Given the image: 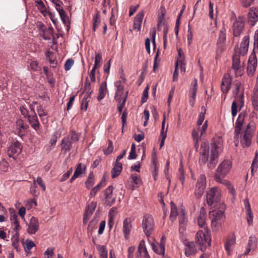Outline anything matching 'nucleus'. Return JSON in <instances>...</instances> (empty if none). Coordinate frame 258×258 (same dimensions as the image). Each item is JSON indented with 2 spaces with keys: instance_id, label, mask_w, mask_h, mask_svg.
Returning a JSON list of instances; mask_svg holds the SVG:
<instances>
[{
  "instance_id": "obj_1",
  "label": "nucleus",
  "mask_w": 258,
  "mask_h": 258,
  "mask_svg": "<svg viewBox=\"0 0 258 258\" xmlns=\"http://www.w3.org/2000/svg\"><path fill=\"white\" fill-rule=\"evenodd\" d=\"M102 60V56L100 53H98L95 56V63L93 69L91 70L89 77L86 78V82L84 86V91L86 92L87 95L84 97L82 106L84 104V109H87L88 102L91 99V94L92 93L91 84L95 81V70L98 67L100 66V62Z\"/></svg>"
},
{
  "instance_id": "obj_2",
  "label": "nucleus",
  "mask_w": 258,
  "mask_h": 258,
  "mask_svg": "<svg viewBox=\"0 0 258 258\" xmlns=\"http://www.w3.org/2000/svg\"><path fill=\"white\" fill-rule=\"evenodd\" d=\"M220 207H213L212 211L210 212L209 217L211 220V225L213 230L219 229L222 223L225 219L224 216L225 205L221 203Z\"/></svg>"
},
{
  "instance_id": "obj_3",
  "label": "nucleus",
  "mask_w": 258,
  "mask_h": 258,
  "mask_svg": "<svg viewBox=\"0 0 258 258\" xmlns=\"http://www.w3.org/2000/svg\"><path fill=\"white\" fill-rule=\"evenodd\" d=\"M232 164L228 160H224L217 167L214 176L215 180L221 184H229V181L224 177L229 172Z\"/></svg>"
},
{
  "instance_id": "obj_4",
  "label": "nucleus",
  "mask_w": 258,
  "mask_h": 258,
  "mask_svg": "<svg viewBox=\"0 0 258 258\" xmlns=\"http://www.w3.org/2000/svg\"><path fill=\"white\" fill-rule=\"evenodd\" d=\"M207 203L213 207H220V204L223 203L221 201V191L218 188L214 187L207 191Z\"/></svg>"
},
{
  "instance_id": "obj_5",
  "label": "nucleus",
  "mask_w": 258,
  "mask_h": 258,
  "mask_svg": "<svg viewBox=\"0 0 258 258\" xmlns=\"http://www.w3.org/2000/svg\"><path fill=\"white\" fill-rule=\"evenodd\" d=\"M211 148L210 161L208 166L210 169H212L218 162L219 152L221 150V145L220 142H213L211 144Z\"/></svg>"
},
{
  "instance_id": "obj_6",
  "label": "nucleus",
  "mask_w": 258,
  "mask_h": 258,
  "mask_svg": "<svg viewBox=\"0 0 258 258\" xmlns=\"http://www.w3.org/2000/svg\"><path fill=\"white\" fill-rule=\"evenodd\" d=\"M196 242L200 246L202 251L205 250L207 246L211 244V239L209 233L204 232L202 230L199 231L196 234Z\"/></svg>"
},
{
  "instance_id": "obj_7",
  "label": "nucleus",
  "mask_w": 258,
  "mask_h": 258,
  "mask_svg": "<svg viewBox=\"0 0 258 258\" xmlns=\"http://www.w3.org/2000/svg\"><path fill=\"white\" fill-rule=\"evenodd\" d=\"M208 127L207 121H206L202 127L198 126L197 128H194L192 131V137L194 142V147L196 150L199 148V142L201 137L205 134Z\"/></svg>"
},
{
  "instance_id": "obj_8",
  "label": "nucleus",
  "mask_w": 258,
  "mask_h": 258,
  "mask_svg": "<svg viewBox=\"0 0 258 258\" xmlns=\"http://www.w3.org/2000/svg\"><path fill=\"white\" fill-rule=\"evenodd\" d=\"M245 26V19L243 16L236 18L233 23L232 31L234 36L238 37L242 33Z\"/></svg>"
},
{
  "instance_id": "obj_9",
  "label": "nucleus",
  "mask_w": 258,
  "mask_h": 258,
  "mask_svg": "<svg viewBox=\"0 0 258 258\" xmlns=\"http://www.w3.org/2000/svg\"><path fill=\"white\" fill-rule=\"evenodd\" d=\"M143 228L147 236H150L154 229V222L153 217L150 215H146L143 219Z\"/></svg>"
},
{
  "instance_id": "obj_10",
  "label": "nucleus",
  "mask_w": 258,
  "mask_h": 258,
  "mask_svg": "<svg viewBox=\"0 0 258 258\" xmlns=\"http://www.w3.org/2000/svg\"><path fill=\"white\" fill-rule=\"evenodd\" d=\"M232 69L234 71L236 77L242 75L243 69V62L240 61L239 54H235L233 56Z\"/></svg>"
},
{
  "instance_id": "obj_11",
  "label": "nucleus",
  "mask_w": 258,
  "mask_h": 258,
  "mask_svg": "<svg viewBox=\"0 0 258 258\" xmlns=\"http://www.w3.org/2000/svg\"><path fill=\"white\" fill-rule=\"evenodd\" d=\"M206 186V178L204 175L202 174L199 178L196 185L195 194L197 198H201L204 192Z\"/></svg>"
},
{
  "instance_id": "obj_12",
  "label": "nucleus",
  "mask_w": 258,
  "mask_h": 258,
  "mask_svg": "<svg viewBox=\"0 0 258 258\" xmlns=\"http://www.w3.org/2000/svg\"><path fill=\"white\" fill-rule=\"evenodd\" d=\"M253 133V131L250 128V125L248 124L243 135L241 136L240 142L243 147H248L250 145Z\"/></svg>"
},
{
  "instance_id": "obj_13",
  "label": "nucleus",
  "mask_w": 258,
  "mask_h": 258,
  "mask_svg": "<svg viewBox=\"0 0 258 258\" xmlns=\"http://www.w3.org/2000/svg\"><path fill=\"white\" fill-rule=\"evenodd\" d=\"M209 143L208 142H203L200 149V157L199 162L201 164H205L208 161L209 153Z\"/></svg>"
},
{
  "instance_id": "obj_14",
  "label": "nucleus",
  "mask_w": 258,
  "mask_h": 258,
  "mask_svg": "<svg viewBox=\"0 0 258 258\" xmlns=\"http://www.w3.org/2000/svg\"><path fill=\"white\" fill-rule=\"evenodd\" d=\"M22 146L18 142L11 143L8 149V155L10 158L15 159L21 152Z\"/></svg>"
},
{
  "instance_id": "obj_15",
  "label": "nucleus",
  "mask_w": 258,
  "mask_h": 258,
  "mask_svg": "<svg viewBox=\"0 0 258 258\" xmlns=\"http://www.w3.org/2000/svg\"><path fill=\"white\" fill-rule=\"evenodd\" d=\"M226 38V30L222 28L220 31V34L217 42V53L218 55L222 53L225 49V41Z\"/></svg>"
},
{
  "instance_id": "obj_16",
  "label": "nucleus",
  "mask_w": 258,
  "mask_h": 258,
  "mask_svg": "<svg viewBox=\"0 0 258 258\" xmlns=\"http://www.w3.org/2000/svg\"><path fill=\"white\" fill-rule=\"evenodd\" d=\"M235 89L233 91L235 94V100L239 101L241 108L244 105L243 89L240 82H236L234 84Z\"/></svg>"
},
{
  "instance_id": "obj_17",
  "label": "nucleus",
  "mask_w": 258,
  "mask_h": 258,
  "mask_svg": "<svg viewBox=\"0 0 258 258\" xmlns=\"http://www.w3.org/2000/svg\"><path fill=\"white\" fill-rule=\"evenodd\" d=\"M257 67V59L255 54H251L249 56L247 62V74L249 76H253Z\"/></svg>"
},
{
  "instance_id": "obj_18",
  "label": "nucleus",
  "mask_w": 258,
  "mask_h": 258,
  "mask_svg": "<svg viewBox=\"0 0 258 258\" xmlns=\"http://www.w3.org/2000/svg\"><path fill=\"white\" fill-rule=\"evenodd\" d=\"M113 187L109 186L104 191L105 202L106 204L111 206L115 201L116 197L113 195Z\"/></svg>"
},
{
  "instance_id": "obj_19",
  "label": "nucleus",
  "mask_w": 258,
  "mask_h": 258,
  "mask_svg": "<svg viewBox=\"0 0 258 258\" xmlns=\"http://www.w3.org/2000/svg\"><path fill=\"white\" fill-rule=\"evenodd\" d=\"M136 258H150L144 240H141L139 243Z\"/></svg>"
},
{
  "instance_id": "obj_20",
  "label": "nucleus",
  "mask_w": 258,
  "mask_h": 258,
  "mask_svg": "<svg viewBox=\"0 0 258 258\" xmlns=\"http://www.w3.org/2000/svg\"><path fill=\"white\" fill-rule=\"evenodd\" d=\"M54 30L52 27H49L46 30H43L40 34L41 37L45 40H52L53 43L56 44V38L54 34Z\"/></svg>"
},
{
  "instance_id": "obj_21",
  "label": "nucleus",
  "mask_w": 258,
  "mask_h": 258,
  "mask_svg": "<svg viewBox=\"0 0 258 258\" xmlns=\"http://www.w3.org/2000/svg\"><path fill=\"white\" fill-rule=\"evenodd\" d=\"M115 86L117 88L115 98L118 102H121L122 98H123L124 95L126 94L127 96L128 92H124L123 86L122 85L121 81H117L115 83Z\"/></svg>"
},
{
  "instance_id": "obj_22",
  "label": "nucleus",
  "mask_w": 258,
  "mask_h": 258,
  "mask_svg": "<svg viewBox=\"0 0 258 258\" xmlns=\"http://www.w3.org/2000/svg\"><path fill=\"white\" fill-rule=\"evenodd\" d=\"M96 202H91L87 206L85 210V212L84 215V224L86 223L89 218H90L91 216L96 207Z\"/></svg>"
},
{
  "instance_id": "obj_23",
  "label": "nucleus",
  "mask_w": 258,
  "mask_h": 258,
  "mask_svg": "<svg viewBox=\"0 0 258 258\" xmlns=\"http://www.w3.org/2000/svg\"><path fill=\"white\" fill-rule=\"evenodd\" d=\"M248 22L251 26H253L258 21V9L251 7L248 14Z\"/></svg>"
},
{
  "instance_id": "obj_24",
  "label": "nucleus",
  "mask_w": 258,
  "mask_h": 258,
  "mask_svg": "<svg viewBox=\"0 0 258 258\" xmlns=\"http://www.w3.org/2000/svg\"><path fill=\"white\" fill-rule=\"evenodd\" d=\"M27 232L30 234H34L38 231L39 228V223L37 219L32 217L28 224Z\"/></svg>"
},
{
  "instance_id": "obj_25",
  "label": "nucleus",
  "mask_w": 258,
  "mask_h": 258,
  "mask_svg": "<svg viewBox=\"0 0 258 258\" xmlns=\"http://www.w3.org/2000/svg\"><path fill=\"white\" fill-rule=\"evenodd\" d=\"M231 78L228 74H225L222 79L221 89L223 93H227L230 89Z\"/></svg>"
},
{
  "instance_id": "obj_26",
  "label": "nucleus",
  "mask_w": 258,
  "mask_h": 258,
  "mask_svg": "<svg viewBox=\"0 0 258 258\" xmlns=\"http://www.w3.org/2000/svg\"><path fill=\"white\" fill-rule=\"evenodd\" d=\"M132 229V225L131 223V220L129 218H125L123 222L122 231L124 234V237L125 239L129 238L130 232Z\"/></svg>"
},
{
  "instance_id": "obj_27",
  "label": "nucleus",
  "mask_w": 258,
  "mask_h": 258,
  "mask_svg": "<svg viewBox=\"0 0 258 258\" xmlns=\"http://www.w3.org/2000/svg\"><path fill=\"white\" fill-rule=\"evenodd\" d=\"M249 45V36H244L240 45V48L239 50V53L242 56L245 55L248 51V48Z\"/></svg>"
},
{
  "instance_id": "obj_28",
  "label": "nucleus",
  "mask_w": 258,
  "mask_h": 258,
  "mask_svg": "<svg viewBox=\"0 0 258 258\" xmlns=\"http://www.w3.org/2000/svg\"><path fill=\"white\" fill-rule=\"evenodd\" d=\"M244 205L245 209L246 210V216H247V221L249 225H251L252 224L253 221V215L252 211L250 208V205L249 202V200L247 198L244 200Z\"/></svg>"
},
{
  "instance_id": "obj_29",
  "label": "nucleus",
  "mask_w": 258,
  "mask_h": 258,
  "mask_svg": "<svg viewBox=\"0 0 258 258\" xmlns=\"http://www.w3.org/2000/svg\"><path fill=\"white\" fill-rule=\"evenodd\" d=\"M257 246V239L254 236H250L249 237L247 247L244 252V254L247 255L252 250L253 251Z\"/></svg>"
},
{
  "instance_id": "obj_30",
  "label": "nucleus",
  "mask_w": 258,
  "mask_h": 258,
  "mask_svg": "<svg viewBox=\"0 0 258 258\" xmlns=\"http://www.w3.org/2000/svg\"><path fill=\"white\" fill-rule=\"evenodd\" d=\"M152 247L153 250L157 254L164 255L165 253V243L163 241V237L162 238L160 243L159 244L152 243Z\"/></svg>"
},
{
  "instance_id": "obj_31",
  "label": "nucleus",
  "mask_w": 258,
  "mask_h": 258,
  "mask_svg": "<svg viewBox=\"0 0 258 258\" xmlns=\"http://www.w3.org/2000/svg\"><path fill=\"white\" fill-rule=\"evenodd\" d=\"M144 16V11H141L135 17V18L134 19V29L137 30L138 31H140L141 30V25L142 24V21H143Z\"/></svg>"
},
{
  "instance_id": "obj_32",
  "label": "nucleus",
  "mask_w": 258,
  "mask_h": 258,
  "mask_svg": "<svg viewBox=\"0 0 258 258\" xmlns=\"http://www.w3.org/2000/svg\"><path fill=\"white\" fill-rule=\"evenodd\" d=\"M31 110L33 111L34 114L32 115H28L29 123L31 124L32 127L36 131H37L40 127V123L39 122L37 115L34 112L33 108Z\"/></svg>"
},
{
  "instance_id": "obj_33",
  "label": "nucleus",
  "mask_w": 258,
  "mask_h": 258,
  "mask_svg": "<svg viewBox=\"0 0 258 258\" xmlns=\"http://www.w3.org/2000/svg\"><path fill=\"white\" fill-rule=\"evenodd\" d=\"M187 223V218L183 211H181V214L179 216V225L180 232L183 233L185 230V226Z\"/></svg>"
},
{
  "instance_id": "obj_34",
  "label": "nucleus",
  "mask_w": 258,
  "mask_h": 258,
  "mask_svg": "<svg viewBox=\"0 0 258 258\" xmlns=\"http://www.w3.org/2000/svg\"><path fill=\"white\" fill-rule=\"evenodd\" d=\"M206 212L204 207L201 208L200 214L198 218V224L201 228H205L206 225Z\"/></svg>"
},
{
  "instance_id": "obj_35",
  "label": "nucleus",
  "mask_w": 258,
  "mask_h": 258,
  "mask_svg": "<svg viewBox=\"0 0 258 258\" xmlns=\"http://www.w3.org/2000/svg\"><path fill=\"white\" fill-rule=\"evenodd\" d=\"M197 249L195 247L194 242H188L186 245L185 248V254L186 256H190L191 254L196 253Z\"/></svg>"
},
{
  "instance_id": "obj_36",
  "label": "nucleus",
  "mask_w": 258,
  "mask_h": 258,
  "mask_svg": "<svg viewBox=\"0 0 258 258\" xmlns=\"http://www.w3.org/2000/svg\"><path fill=\"white\" fill-rule=\"evenodd\" d=\"M122 170V164L120 162H116L113 168L111 170V177L114 178L118 176Z\"/></svg>"
},
{
  "instance_id": "obj_37",
  "label": "nucleus",
  "mask_w": 258,
  "mask_h": 258,
  "mask_svg": "<svg viewBox=\"0 0 258 258\" xmlns=\"http://www.w3.org/2000/svg\"><path fill=\"white\" fill-rule=\"evenodd\" d=\"M16 124L17 128L20 134L25 133L28 127V125L21 119H18Z\"/></svg>"
},
{
  "instance_id": "obj_38",
  "label": "nucleus",
  "mask_w": 258,
  "mask_h": 258,
  "mask_svg": "<svg viewBox=\"0 0 258 258\" xmlns=\"http://www.w3.org/2000/svg\"><path fill=\"white\" fill-rule=\"evenodd\" d=\"M35 6L40 12L44 16L47 15V11L46 7L42 0H34Z\"/></svg>"
},
{
  "instance_id": "obj_39",
  "label": "nucleus",
  "mask_w": 258,
  "mask_h": 258,
  "mask_svg": "<svg viewBox=\"0 0 258 258\" xmlns=\"http://www.w3.org/2000/svg\"><path fill=\"white\" fill-rule=\"evenodd\" d=\"M251 101L254 109L256 111L258 110V88L256 87L253 89Z\"/></svg>"
},
{
  "instance_id": "obj_40",
  "label": "nucleus",
  "mask_w": 258,
  "mask_h": 258,
  "mask_svg": "<svg viewBox=\"0 0 258 258\" xmlns=\"http://www.w3.org/2000/svg\"><path fill=\"white\" fill-rule=\"evenodd\" d=\"M107 90L106 82H102L100 86L99 89V95L97 99L99 101L102 100L105 96Z\"/></svg>"
},
{
  "instance_id": "obj_41",
  "label": "nucleus",
  "mask_w": 258,
  "mask_h": 258,
  "mask_svg": "<svg viewBox=\"0 0 258 258\" xmlns=\"http://www.w3.org/2000/svg\"><path fill=\"white\" fill-rule=\"evenodd\" d=\"M61 150L64 152V153H67V152L70 151L72 148L71 142L69 138L64 139L62 141L61 145Z\"/></svg>"
},
{
  "instance_id": "obj_42",
  "label": "nucleus",
  "mask_w": 258,
  "mask_h": 258,
  "mask_svg": "<svg viewBox=\"0 0 258 258\" xmlns=\"http://www.w3.org/2000/svg\"><path fill=\"white\" fill-rule=\"evenodd\" d=\"M235 243V237L234 235H232L230 237L227 239L225 244V249L228 254H230L231 249L230 247L234 245Z\"/></svg>"
},
{
  "instance_id": "obj_43",
  "label": "nucleus",
  "mask_w": 258,
  "mask_h": 258,
  "mask_svg": "<svg viewBox=\"0 0 258 258\" xmlns=\"http://www.w3.org/2000/svg\"><path fill=\"white\" fill-rule=\"evenodd\" d=\"M195 83H194L192 88L190 90V92L191 94V99L190 100V103L191 106H193L194 104V102L195 100L196 96V93L198 89V85H197V80L195 79L194 80Z\"/></svg>"
},
{
  "instance_id": "obj_44",
  "label": "nucleus",
  "mask_w": 258,
  "mask_h": 258,
  "mask_svg": "<svg viewBox=\"0 0 258 258\" xmlns=\"http://www.w3.org/2000/svg\"><path fill=\"white\" fill-rule=\"evenodd\" d=\"M171 212L170 219L172 221H174L178 215V211L176 205L173 202H171Z\"/></svg>"
},
{
  "instance_id": "obj_45",
  "label": "nucleus",
  "mask_w": 258,
  "mask_h": 258,
  "mask_svg": "<svg viewBox=\"0 0 258 258\" xmlns=\"http://www.w3.org/2000/svg\"><path fill=\"white\" fill-rule=\"evenodd\" d=\"M131 178L135 184V186H133L132 190H134L135 188L139 187L142 184V180L140 176L133 174L131 176Z\"/></svg>"
},
{
  "instance_id": "obj_46",
  "label": "nucleus",
  "mask_w": 258,
  "mask_h": 258,
  "mask_svg": "<svg viewBox=\"0 0 258 258\" xmlns=\"http://www.w3.org/2000/svg\"><path fill=\"white\" fill-rule=\"evenodd\" d=\"M104 181L105 178H103L101 181L91 190L90 194L91 196L94 197L95 196L96 193L100 189L101 187L103 186L102 184Z\"/></svg>"
},
{
  "instance_id": "obj_47",
  "label": "nucleus",
  "mask_w": 258,
  "mask_h": 258,
  "mask_svg": "<svg viewBox=\"0 0 258 258\" xmlns=\"http://www.w3.org/2000/svg\"><path fill=\"white\" fill-rule=\"evenodd\" d=\"M10 220L14 226V229L18 230L20 228V225L17 214L15 213L12 214L11 215Z\"/></svg>"
},
{
  "instance_id": "obj_48",
  "label": "nucleus",
  "mask_w": 258,
  "mask_h": 258,
  "mask_svg": "<svg viewBox=\"0 0 258 258\" xmlns=\"http://www.w3.org/2000/svg\"><path fill=\"white\" fill-rule=\"evenodd\" d=\"M98 249L99 250L100 258H108L107 250L105 246L99 245L98 246Z\"/></svg>"
},
{
  "instance_id": "obj_49",
  "label": "nucleus",
  "mask_w": 258,
  "mask_h": 258,
  "mask_svg": "<svg viewBox=\"0 0 258 258\" xmlns=\"http://www.w3.org/2000/svg\"><path fill=\"white\" fill-rule=\"evenodd\" d=\"M94 175L93 172H91L88 176L87 180L85 182V185L88 189H90L94 184Z\"/></svg>"
},
{
  "instance_id": "obj_50",
  "label": "nucleus",
  "mask_w": 258,
  "mask_h": 258,
  "mask_svg": "<svg viewBox=\"0 0 258 258\" xmlns=\"http://www.w3.org/2000/svg\"><path fill=\"white\" fill-rule=\"evenodd\" d=\"M175 66H177L178 69V67L180 68L181 73H184L185 72V64L183 59H179L178 58L175 63Z\"/></svg>"
},
{
  "instance_id": "obj_51",
  "label": "nucleus",
  "mask_w": 258,
  "mask_h": 258,
  "mask_svg": "<svg viewBox=\"0 0 258 258\" xmlns=\"http://www.w3.org/2000/svg\"><path fill=\"white\" fill-rule=\"evenodd\" d=\"M37 111L38 115L40 117L41 120L42 121H44V118H43V117L47 115V112L44 110L42 106L41 105H39V106H38Z\"/></svg>"
},
{
  "instance_id": "obj_52",
  "label": "nucleus",
  "mask_w": 258,
  "mask_h": 258,
  "mask_svg": "<svg viewBox=\"0 0 258 258\" xmlns=\"http://www.w3.org/2000/svg\"><path fill=\"white\" fill-rule=\"evenodd\" d=\"M80 175H81V163L78 164L77 168L70 179V182H73Z\"/></svg>"
},
{
  "instance_id": "obj_53",
  "label": "nucleus",
  "mask_w": 258,
  "mask_h": 258,
  "mask_svg": "<svg viewBox=\"0 0 258 258\" xmlns=\"http://www.w3.org/2000/svg\"><path fill=\"white\" fill-rule=\"evenodd\" d=\"M240 106L239 101L237 100H234L231 105V113L233 116H236L237 112V104Z\"/></svg>"
},
{
  "instance_id": "obj_54",
  "label": "nucleus",
  "mask_w": 258,
  "mask_h": 258,
  "mask_svg": "<svg viewBox=\"0 0 258 258\" xmlns=\"http://www.w3.org/2000/svg\"><path fill=\"white\" fill-rule=\"evenodd\" d=\"M241 128L235 127L234 139L236 146H237L238 144V139L241 133Z\"/></svg>"
},
{
  "instance_id": "obj_55",
  "label": "nucleus",
  "mask_w": 258,
  "mask_h": 258,
  "mask_svg": "<svg viewBox=\"0 0 258 258\" xmlns=\"http://www.w3.org/2000/svg\"><path fill=\"white\" fill-rule=\"evenodd\" d=\"M165 124V117L164 115L163 119L162 122V127L161 130V133L160 135V138H166L167 136V130L166 131L164 130Z\"/></svg>"
},
{
  "instance_id": "obj_56",
  "label": "nucleus",
  "mask_w": 258,
  "mask_h": 258,
  "mask_svg": "<svg viewBox=\"0 0 258 258\" xmlns=\"http://www.w3.org/2000/svg\"><path fill=\"white\" fill-rule=\"evenodd\" d=\"M137 155L136 152V145L134 143L132 144L131 147V150L128 156V159L133 160L136 158Z\"/></svg>"
},
{
  "instance_id": "obj_57",
  "label": "nucleus",
  "mask_w": 258,
  "mask_h": 258,
  "mask_svg": "<svg viewBox=\"0 0 258 258\" xmlns=\"http://www.w3.org/2000/svg\"><path fill=\"white\" fill-rule=\"evenodd\" d=\"M126 100V94L124 95L123 98H122V100H121V102H118V110L119 113H121L122 111V109L123 107H124L125 102Z\"/></svg>"
},
{
  "instance_id": "obj_58",
  "label": "nucleus",
  "mask_w": 258,
  "mask_h": 258,
  "mask_svg": "<svg viewBox=\"0 0 258 258\" xmlns=\"http://www.w3.org/2000/svg\"><path fill=\"white\" fill-rule=\"evenodd\" d=\"M99 14L97 13L93 18V30L95 31L96 28L98 26L100 20L99 18Z\"/></svg>"
},
{
  "instance_id": "obj_59",
  "label": "nucleus",
  "mask_w": 258,
  "mask_h": 258,
  "mask_svg": "<svg viewBox=\"0 0 258 258\" xmlns=\"http://www.w3.org/2000/svg\"><path fill=\"white\" fill-rule=\"evenodd\" d=\"M54 248H47L44 253V258H51L54 254Z\"/></svg>"
},
{
  "instance_id": "obj_60",
  "label": "nucleus",
  "mask_w": 258,
  "mask_h": 258,
  "mask_svg": "<svg viewBox=\"0 0 258 258\" xmlns=\"http://www.w3.org/2000/svg\"><path fill=\"white\" fill-rule=\"evenodd\" d=\"M254 0H240L241 6L247 8L250 6L254 2Z\"/></svg>"
},
{
  "instance_id": "obj_61",
  "label": "nucleus",
  "mask_w": 258,
  "mask_h": 258,
  "mask_svg": "<svg viewBox=\"0 0 258 258\" xmlns=\"http://www.w3.org/2000/svg\"><path fill=\"white\" fill-rule=\"evenodd\" d=\"M35 246L34 242L31 240H26L25 242V248L26 250H30Z\"/></svg>"
},
{
  "instance_id": "obj_62",
  "label": "nucleus",
  "mask_w": 258,
  "mask_h": 258,
  "mask_svg": "<svg viewBox=\"0 0 258 258\" xmlns=\"http://www.w3.org/2000/svg\"><path fill=\"white\" fill-rule=\"evenodd\" d=\"M149 87L147 86L146 88L144 89L143 91V96L141 99V101L142 103H144L147 101L148 98V91H149Z\"/></svg>"
},
{
  "instance_id": "obj_63",
  "label": "nucleus",
  "mask_w": 258,
  "mask_h": 258,
  "mask_svg": "<svg viewBox=\"0 0 258 258\" xmlns=\"http://www.w3.org/2000/svg\"><path fill=\"white\" fill-rule=\"evenodd\" d=\"M109 144L107 149L104 150L103 152L104 154L108 155L111 153L113 151V146L112 142L110 140H109Z\"/></svg>"
},
{
  "instance_id": "obj_64",
  "label": "nucleus",
  "mask_w": 258,
  "mask_h": 258,
  "mask_svg": "<svg viewBox=\"0 0 258 258\" xmlns=\"http://www.w3.org/2000/svg\"><path fill=\"white\" fill-rule=\"evenodd\" d=\"M25 204L26 206L28 207L29 209L37 206V202L34 200H27L25 201Z\"/></svg>"
}]
</instances>
